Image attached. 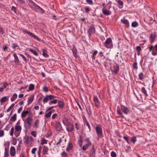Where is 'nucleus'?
I'll return each mask as SVG.
<instances>
[{
    "mask_svg": "<svg viewBox=\"0 0 157 157\" xmlns=\"http://www.w3.org/2000/svg\"><path fill=\"white\" fill-rule=\"evenodd\" d=\"M42 51L43 53V56L47 58L49 56L47 54V51L44 49H42Z\"/></svg>",
    "mask_w": 157,
    "mask_h": 157,
    "instance_id": "obj_23",
    "label": "nucleus"
},
{
    "mask_svg": "<svg viewBox=\"0 0 157 157\" xmlns=\"http://www.w3.org/2000/svg\"><path fill=\"white\" fill-rule=\"evenodd\" d=\"M14 131V128L13 127H12L10 130V135L11 136H13V134Z\"/></svg>",
    "mask_w": 157,
    "mask_h": 157,
    "instance_id": "obj_60",
    "label": "nucleus"
},
{
    "mask_svg": "<svg viewBox=\"0 0 157 157\" xmlns=\"http://www.w3.org/2000/svg\"><path fill=\"white\" fill-rule=\"evenodd\" d=\"M8 85V83L6 82H4L3 84V87L5 89Z\"/></svg>",
    "mask_w": 157,
    "mask_h": 157,
    "instance_id": "obj_64",
    "label": "nucleus"
},
{
    "mask_svg": "<svg viewBox=\"0 0 157 157\" xmlns=\"http://www.w3.org/2000/svg\"><path fill=\"white\" fill-rule=\"evenodd\" d=\"M121 22L125 25L127 27H128L129 26V21L125 19L124 18L121 20Z\"/></svg>",
    "mask_w": 157,
    "mask_h": 157,
    "instance_id": "obj_12",
    "label": "nucleus"
},
{
    "mask_svg": "<svg viewBox=\"0 0 157 157\" xmlns=\"http://www.w3.org/2000/svg\"><path fill=\"white\" fill-rule=\"evenodd\" d=\"M95 31V28L93 25L90 26L88 31L89 36H91L92 34L94 33Z\"/></svg>",
    "mask_w": 157,
    "mask_h": 157,
    "instance_id": "obj_6",
    "label": "nucleus"
},
{
    "mask_svg": "<svg viewBox=\"0 0 157 157\" xmlns=\"http://www.w3.org/2000/svg\"><path fill=\"white\" fill-rule=\"evenodd\" d=\"M139 79L142 80L143 79V74L142 72H141L139 75Z\"/></svg>",
    "mask_w": 157,
    "mask_h": 157,
    "instance_id": "obj_48",
    "label": "nucleus"
},
{
    "mask_svg": "<svg viewBox=\"0 0 157 157\" xmlns=\"http://www.w3.org/2000/svg\"><path fill=\"white\" fill-rule=\"evenodd\" d=\"M141 91L144 94L146 97L148 96L147 91L144 87H143L141 88Z\"/></svg>",
    "mask_w": 157,
    "mask_h": 157,
    "instance_id": "obj_25",
    "label": "nucleus"
},
{
    "mask_svg": "<svg viewBox=\"0 0 157 157\" xmlns=\"http://www.w3.org/2000/svg\"><path fill=\"white\" fill-rule=\"evenodd\" d=\"M155 38V36H153V35L152 34L151 35V36L150 37V39L151 40V43H152L154 42Z\"/></svg>",
    "mask_w": 157,
    "mask_h": 157,
    "instance_id": "obj_49",
    "label": "nucleus"
},
{
    "mask_svg": "<svg viewBox=\"0 0 157 157\" xmlns=\"http://www.w3.org/2000/svg\"><path fill=\"white\" fill-rule=\"evenodd\" d=\"M95 129L98 137L99 138L103 137V135L101 127L97 125Z\"/></svg>",
    "mask_w": 157,
    "mask_h": 157,
    "instance_id": "obj_2",
    "label": "nucleus"
},
{
    "mask_svg": "<svg viewBox=\"0 0 157 157\" xmlns=\"http://www.w3.org/2000/svg\"><path fill=\"white\" fill-rule=\"evenodd\" d=\"M34 96L33 95H31L29 98H28V101L27 104V105H29L33 101Z\"/></svg>",
    "mask_w": 157,
    "mask_h": 157,
    "instance_id": "obj_19",
    "label": "nucleus"
},
{
    "mask_svg": "<svg viewBox=\"0 0 157 157\" xmlns=\"http://www.w3.org/2000/svg\"><path fill=\"white\" fill-rule=\"evenodd\" d=\"M75 128L77 130H78L80 129V127L78 123H75Z\"/></svg>",
    "mask_w": 157,
    "mask_h": 157,
    "instance_id": "obj_57",
    "label": "nucleus"
},
{
    "mask_svg": "<svg viewBox=\"0 0 157 157\" xmlns=\"http://www.w3.org/2000/svg\"><path fill=\"white\" fill-rule=\"evenodd\" d=\"M23 32L24 34L26 33L29 36L37 40H39V38L37 36L35 35L33 33H31L30 31L27 30V29H23Z\"/></svg>",
    "mask_w": 157,
    "mask_h": 157,
    "instance_id": "obj_3",
    "label": "nucleus"
},
{
    "mask_svg": "<svg viewBox=\"0 0 157 157\" xmlns=\"http://www.w3.org/2000/svg\"><path fill=\"white\" fill-rule=\"evenodd\" d=\"M48 141L46 140H45L44 138H43L42 139V140L41 142L40 143V144L41 145H43L44 144H47Z\"/></svg>",
    "mask_w": 157,
    "mask_h": 157,
    "instance_id": "obj_46",
    "label": "nucleus"
},
{
    "mask_svg": "<svg viewBox=\"0 0 157 157\" xmlns=\"http://www.w3.org/2000/svg\"><path fill=\"white\" fill-rule=\"evenodd\" d=\"M86 2L89 4H90V5L93 4V2L92 0H86Z\"/></svg>",
    "mask_w": 157,
    "mask_h": 157,
    "instance_id": "obj_62",
    "label": "nucleus"
},
{
    "mask_svg": "<svg viewBox=\"0 0 157 157\" xmlns=\"http://www.w3.org/2000/svg\"><path fill=\"white\" fill-rule=\"evenodd\" d=\"M29 111H24L22 112L21 114V117L22 118L25 117L26 116L27 114L29 113Z\"/></svg>",
    "mask_w": 157,
    "mask_h": 157,
    "instance_id": "obj_28",
    "label": "nucleus"
},
{
    "mask_svg": "<svg viewBox=\"0 0 157 157\" xmlns=\"http://www.w3.org/2000/svg\"><path fill=\"white\" fill-rule=\"evenodd\" d=\"M117 114L120 116L122 115V113L121 112V109H117Z\"/></svg>",
    "mask_w": 157,
    "mask_h": 157,
    "instance_id": "obj_51",
    "label": "nucleus"
},
{
    "mask_svg": "<svg viewBox=\"0 0 157 157\" xmlns=\"http://www.w3.org/2000/svg\"><path fill=\"white\" fill-rule=\"evenodd\" d=\"M34 88V86L33 84H30L29 87V89L30 90H33Z\"/></svg>",
    "mask_w": 157,
    "mask_h": 157,
    "instance_id": "obj_53",
    "label": "nucleus"
},
{
    "mask_svg": "<svg viewBox=\"0 0 157 157\" xmlns=\"http://www.w3.org/2000/svg\"><path fill=\"white\" fill-rule=\"evenodd\" d=\"M102 11L103 13L105 15L108 16L111 14V12L109 10H107L106 8H103Z\"/></svg>",
    "mask_w": 157,
    "mask_h": 157,
    "instance_id": "obj_7",
    "label": "nucleus"
},
{
    "mask_svg": "<svg viewBox=\"0 0 157 157\" xmlns=\"http://www.w3.org/2000/svg\"><path fill=\"white\" fill-rule=\"evenodd\" d=\"M74 125L72 124H71L69 126L67 127L66 129L69 132H71L73 131L74 129Z\"/></svg>",
    "mask_w": 157,
    "mask_h": 157,
    "instance_id": "obj_11",
    "label": "nucleus"
},
{
    "mask_svg": "<svg viewBox=\"0 0 157 157\" xmlns=\"http://www.w3.org/2000/svg\"><path fill=\"white\" fill-rule=\"evenodd\" d=\"M33 120L32 117H29L26 119L25 122L28 124L29 125H30L32 124Z\"/></svg>",
    "mask_w": 157,
    "mask_h": 157,
    "instance_id": "obj_13",
    "label": "nucleus"
},
{
    "mask_svg": "<svg viewBox=\"0 0 157 157\" xmlns=\"http://www.w3.org/2000/svg\"><path fill=\"white\" fill-rule=\"evenodd\" d=\"M62 141V138H59V140H58V141L57 142H56V145H58L60 144L61 142Z\"/></svg>",
    "mask_w": 157,
    "mask_h": 157,
    "instance_id": "obj_52",
    "label": "nucleus"
},
{
    "mask_svg": "<svg viewBox=\"0 0 157 157\" xmlns=\"http://www.w3.org/2000/svg\"><path fill=\"white\" fill-rule=\"evenodd\" d=\"M55 128L57 131H60L62 129L61 123L59 122H56L55 125Z\"/></svg>",
    "mask_w": 157,
    "mask_h": 157,
    "instance_id": "obj_8",
    "label": "nucleus"
},
{
    "mask_svg": "<svg viewBox=\"0 0 157 157\" xmlns=\"http://www.w3.org/2000/svg\"><path fill=\"white\" fill-rule=\"evenodd\" d=\"M49 100L52 101L53 100L55 99L56 98V96L52 95H48Z\"/></svg>",
    "mask_w": 157,
    "mask_h": 157,
    "instance_id": "obj_40",
    "label": "nucleus"
},
{
    "mask_svg": "<svg viewBox=\"0 0 157 157\" xmlns=\"http://www.w3.org/2000/svg\"><path fill=\"white\" fill-rule=\"evenodd\" d=\"M73 53V55L75 57H76L77 56V50L76 48L75 47H73V48L71 49Z\"/></svg>",
    "mask_w": 157,
    "mask_h": 157,
    "instance_id": "obj_26",
    "label": "nucleus"
},
{
    "mask_svg": "<svg viewBox=\"0 0 157 157\" xmlns=\"http://www.w3.org/2000/svg\"><path fill=\"white\" fill-rule=\"evenodd\" d=\"M32 138V137H27V138L25 139L24 141V143L26 145H28L31 142Z\"/></svg>",
    "mask_w": 157,
    "mask_h": 157,
    "instance_id": "obj_20",
    "label": "nucleus"
},
{
    "mask_svg": "<svg viewBox=\"0 0 157 157\" xmlns=\"http://www.w3.org/2000/svg\"><path fill=\"white\" fill-rule=\"evenodd\" d=\"M116 2L118 4V7L120 9L122 8L123 7V3L121 0H116Z\"/></svg>",
    "mask_w": 157,
    "mask_h": 157,
    "instance_id": "obj_18",
    "label": "nucleus"
},
{
    "mask_svg": "<svg viewBox=\"0 0 157 157\" xmlns=\"http://www.w3.org/2000/svg\"><path fill=\"white\" fill-rule=\"evenodd\" d=\"M18 55H19L20 56H21L22 57V58L23 59H24V60L25 62H27V59H26V58L25 57V56H24L23 55L21 54H18Z\"/></svg>",
    "mask_w": 157,
    "mask_h": 157,
    "instance_id": "obj_56",
    "label": "nucleus"
},
{
    "mask_svg": "<svg viewBox=\"0 0 157 157\" xmlns=\"http://www.w3.org/2000/svg\"><path fill=\"white\" fill-rule=\"evenodd\" d=\"M17 95L16 93L14 94L11 98V101L12 102L13 101L17 98Z\"/></svg>",
    "mask_w": 157,
    "mask_h": 157,
    "instance_id": "obj_30",
    "label": "nucleus"
},
{
    "mask_svg": "<svg viewBox=\"0 0 157 157\" xmlns=\"http://www.w3.org/2000/svg\"><path fill=\"white\" fill-rule=\"evenodd\" d=\"M52 113V111H49L48 113L45 114V117L47 118H49L51 117Z\"/></svg>",
    "mask_w": 157,
    "mask_h": 157,
    "instance_id": "obj_44",
    "label": "nucleus"
},
{
    "mask_svg": "<svg viewBox=\"0 0 157 157\" xmlns=\"http://www.w3.org/2000/svg\"><path fill=\"white\" fill-rule=\"evenodd\" d=\"M17 119L16 114H14L11 118L10 120L12 121L13 122L15 121Z\"/></svg>",
    "mask_w": 157,
    "mask_h": 157,
    "instance_id": "obj_37",
    "label": "nucleus"
},
{
    "mask_svg": "<svg viewBox=\"0 0 157 157\" xmlns=\"http://www.w3.org/2000/svg\"><path fill=\"white\" fill-rule=\"evenodd\" d=\"M129 138V137L127 136V135L123 136L124 139L127 141V143L129 144H130V142L128 140Z\"/></svg>",
    "mask_w": 157,
    "mask_h": 157,
    "instance_id": "obj_41",
    "label": "nucleus"
},
{
    "mask_svg": "<svg viewBox=\"0 0 157 157\" xmlns=\"http://www.w3.org/2000/svg\"><path fill=\"white\" fill-rule=\"evenodd\" d=\"M63 124L66 126H68L69 124L68 119L67 118H65L63 119Z\"/></svg>",
    "mask_w": 157,
    "mask_h": 157,
    "instance_id": "obj_29",
    "label": "nucleus"
},
{
    "mask_svg": "<svg viewBox=\"0 0 157 157\" xmlns=\"http://www.w3.org/2000/svg\"><path fill=\"white\" fill-rule=\"evenodd\" d=\"M57 102V99H54L52 100L51 101L48 103L49 105H51L52 104H56Z\"/></svg>",
    "mask_w": 157,
    "mask_h": 157,
    "instance_id": "obj_36",
    "label": "nucleus"
},
{
    "mask_svg": "<svg viewBox=\"0 0 157 157\" xmlns=\"http://www.w3.org/2000/svg\"><path fill=\"white\" fill-rule=\"evenodd\" d=\"M13 56L14 58V62L16 64H18L19 63V60L18 58L15 53H14Z\"/></svg>",
    "mask_w": 157,
    "mask_h": 157,
    "instance_id": "obj_22",
    "label": "nucleus"
},
{
    "mask_svg": "<svg viewBox=\"0 0 157 157\" xmlns=\"http://www.w3.org/2000/svg\"><path fill=\"white\" fill-rule=\"evenodd\" d=\"M35 10L36 11H38L39 13H40L42 14L44 13L45 11L43 9L38 6H37L36 8L35 9Z\"/></svg>",
    "mask_w": 157,
    "mask_h": 157,
    "instance_id": "obj_14",
    "label": "nucleus"
},
{
    "mask_svg": "<svg viewBox=\"0 0 157 157\" xmlns=\"http://www.w3.org/2000/svg\"><path fill=\"white\" fill-rule=\"evenodd\" d=\"M97 53L98 51L97 50H95L93 52V55L91 56L92 58L94 60L95 59V56Z\"/></svg>",
    "mask_w": 157,
    "mask_h": 157,
    "instance_id": "obj_42",
    "label": "nucleus"
},
{
    "mask_svg": "<svg viewBox=\"0 0 157 157\" xmlns=\"http://www.w3.org/2000/svg\"><path fill=\"white\" fill-rule=\"evenodd\" d=\"M49 100V99L48 95H47L44 98L43 101L44 103H47Z\"/></svg>",
    "mask_w": 157,
    "mask_h": 157,
    "instance_id": "obj_38",
    "label": "nucleus"
},
{
    "mask_svg": "<svg viewBox=\"0 0 157 157\" xmlns=\"http://www.w3.org/2000/svg\"><path fill=\"white\" fill-rule=\"evenodd\" d=\"M84 8L85 9V12L87 13H88L90 10V9L89 7L86 6L84 7Z\"/></svg>",
    "mask_w": 157,
    "mask_h": 157,
    "instance_id": "obj_50",
    "label": "nucleus"
},
{
    "mask_svg": "<svg viewBox=\"0 0 157 157\" xmlns=\"http://www.w3.org/2000/svg\"><path fill=\"white\" fill-rule=\"evenodd\" d=\"M29 4L31 8L33 10H35V9L36 8V7L38 6L33 2L31 0H29Z\"/></svg>",
    "mask_w": 157,
    "mask_h": 157,
    "instance_id": "obj_5",
    "label": "nucleus"
},
{
    "mask_svg": "<svg viewBox=\"0 0 157 157\" xmlns=\"http://www.w3.org/2000/svg\"><path fill=\"white\" fill-rule=\"evenodd\" d=\"M93 101L95 103V105L96 107H98L100 104V102L99 101L98 97L96 96H94L93 97Z\"/></svg>",
    "mask_w": 157,
    "mask_h": 157,
    "instance_id": "obj_9",
    "label": "nucleus"
},
{
    "mask_svg": "<svg viewBox=\"0 0 157 157\" xmlns=\"http://www.w3.org/2000/svg\"><path fill=\"white\" fill-rule=\"evenodd\" d=\"M18 47V45L17 44L15 43H13L12 44V48L14 49H15L16 47Z\"/></svg>",
    "mask_w": 157,
    "mask_h": 157,
    "instance_id": "obj_55",
    "label": "nucleus"
},
{
    "mask_svg": "<svg viewBox=\"0 0 157 157\" xmlns=\"http://www.w3.org/2000/svg\"><path fill=\"white\" fill-rule=\"evenodd\" d=\"M73 147L72 144L71 142H69L67 146L66 150L67 151H69L71 150Z\"/></svg>",
    "mask_w": 157,
    "mask_h": 157,
    "instance_id": "obj_15",
    "label": "nucleus"
},
{
    "mask_svg": "<svg viewBox=\"0 0 157 157\" xmlns=\"http://www.w3.org/2000/svg\"><path fill=\"white\" fill-rule=\"evenodd\" d=\"M152 55L153 56L157 55V44L154 46V48L152 52Z\"/></svg>",
    "mask_w": 157,
    "mask_h": 157,
    "instance_id": "obj_17",
    "label": "nucleus"
},
{
    "mask_svg": "<svg viewBox=\"0 0 157 157\" xmlns=\"http://www.w3.org/2000/svg\"><path fill=\"white\" fill-rule=\"evenodd\" d=\"M10 153L12 156H13L15 155L16 151L15 148L13 146H11L10 149Z\"/></svg>",
    "mask_w": 157,
    "mask_h": 157,
    "instance_id": "obj_10",
    "label": "nucleus"
},
{
    "mask_svg": "<svg viewBox=\"0 0 157 157\" xmlns=\"http://www.w3.org/2000/svg\"><path fill=\"white\" fill-rule=\"evenodd\" d=\"M42 89L43 90L45 93L47 92L49 90L48 87L46 85H44Z\"/></svg>",
    "mask_w": 157,
    "mask_h": 157,
    "instance_id": "obj_34",
    "label": "nucleus"
},
{
    "mask_svg": "<svg viewBox=\"0 0 157 157\" xmlns=\"http://www.w3.org/2000/svg\"><path fill=\"white\" fill-rule=\"evenodd\" d=\"M138 25V24L136 21L133 22L132 24V26L133 27H137Z\"/></svg>",
    "mask_w": 157,
    "mask_h": 157,
    "instance_id": "obj_45",
    "label": "nucleus"
},
{
    "mask_svg": "<svg viewBox=\"0 0 157 157\" xmlns=\"http://www.w3.org/2000/svg\"><path fill=\"white\" fill-rule=\"evenodd\" d=\"M121 109L123 112L125 114L127 115L129 113V110L128 108L124 105L121 106Z\"/></svg>",
    "mask_w": 157,
    "mask_h": 157,
    "instance_id": "obj_4",
    "label": "nucleus"
},
{
    "mask_svg": "<svg viewBox=\"0 0 157 157\" xmlns=\"http://www.w3.org/2000/svg\"><path fill=\"white\" fill-rule=\"evenodd\" d=\"M103 45L107 48L111 49L113 48L112 41L110 38L107 39L105 42L103 43Z\"/></svg>",
    "mask_w": 157,
    "mask_h": 157,
    "instance_id": "obj_1",
    "label": "nucleus"
},
{
    "mask_svg": "<svg viewBox=\"0 0 157 157\" xmlns=\"http://www.w3.org/2000/svg\"><path fill=\"white\" fill-rule=\"evenodd\" d=\"M29 51L31 52L33 54L36 56H37L38 54L37 52L34 50L32 49H30Z\"/></svg>",
    "mask_w": 157,
    "mask_h": 157,
    "instance_id": "obj_47",
    "label": "nucleus"
},
{
    "mask_svg": "<svg viewBox=\"0 0 157 157\" xmlns=\"http://www.w3.org/2000/svg\"><path fill=\"white\" fill-rule=\"evenodd\" d=\"M7 100H8V96H4L2 97L0 100V101L1 103L5 102Z\"/></svg>",
    "mask_w": 157,
    "mask_h": 157,
    "instance_id": "obj_24",
    "label": "nucleus"
},
{
    "mask_svg": "<svg viewBox=\"0 0 157 157\" xmlns=\"http://www.w3.org/2000/svg\"><path fill=\"white\" fill-rule=\"evenodd\" d=\"M87 112L88 115L89 116L92 115V113L90 107H89L88 109L87 110Z\"/></svg>",
    "mask_w": 157,
    "mask_h": 157,
    "instance_id": "obj_43",
    "label": "nucleus"
},
{
    "mask_svg": "<svg viewBox=\"0 0 157 157\" xmlns=\"http://www.w3.org/2000/svg\"><path fill=\"white\" fill-rule=\"evenodd\" d=\"M39 121L38 119L33 124V127L34 128H37L39 126Z\"/></svg>",
    "mask_w": 157,
    "mask_h": 157,
    "instance_id": "obj_32",
    "label": "nucleus"
},
{
    "mask_svg": "<svg viewBox=\"0 0 157 157\" xmlns=\"http://www.w3.org/2000/svg\"><path fill=\"white\" fill-rule=\"evenodd\" d=\"M136 137L135 136H133L131 138V141L132 142L133 144H135L136 141Z\"/></svg>",
    "mask_w": 157,
    "mask_h": 157,
    "instance_id": "obj_33",
    "label": "nucleus"
},
{
    "mask_svg": "<svg viewBox=\"0 0 157 157\" xmlns=\"http://www.w3.org/2000/svg\"><path fill=\"white\" fill-rule=\"evenodd\" d=\"M43 147V154H47L48 150V148L46 146H44Z\"/></svg>",
    "mask_w": 157,
    "mask_h": 157,
    "instance_id": "obj_21",
    "label": "nucleus"
},
{
    "mask_svg": "<svg viewBox=\"0 0 157 157\" xmlns=\"http://www.w3.org/2000/svg\"><path fill=\"white\" fill-rule=\"evenodd\" d=\"M82 139L81 137H80L79 139L78 140V144L79 146L81 147H82Z\"/></svg>",
    "mask_w": 157,
    "mask_h": 157,
    "instance_id": "obj_35",
    "label": "nucleus"
},
{
    "mask_svg": "<svg viewBox=\"0 0 157 157\" xmlns=\"http://www.w3.org/2000/svg\"><path fill=\"white\" fill-rule=\"evenodd\" d=\"M111 156L112 157H116L117 156V155L115 152L112 151L111 152Z\"/></svg>",
    "mask_w": 157,
    "mask_h": 157,
    "instance_id": "obj_54",
    "label": "nucleus"
},
{
    "mask_svg": "<svg viewBox=\"0 0 157 157\" xmlns=\"http://www.w3.org/2000/svg\"><path fill=\"white\" fill-rule=\"evenodd\" d=\"M58 106L59 107L60 109H62L64 106V102L61 100H59L58 102Z\"/></svg>",
    "mask_w": 157,
    "mask_h": 157,
    "instance_id": "obj_16",
    "label": "nucleus"
},
{
    "mask_svg": "<svg viewBox=\"0 0 157 157\" xmlns=\"http://www.w3.org/2000/svg\"><path fill=\"white\" fill-rule=\"evenodd\" d=\"M62 157H68L67 154L65 151H63L61 154Z\"/></svg>",
    "mask_w": 157,
    "mask_h": 157,
    "instance_id": "obj_39",
    "label": "nucleus"
},
{
    "mask_svg": "<svg viewBox=\"0 0 157 157\" xmlns=\"http://www.w3.org/2000/svg\"><path fill=\"white\" fill-rule=\"evenodd\" d=\"M31 134L34 137H36V132L35 131H32L31 132Z\"/></svg>",
    "mask_w": 157,
    "mask_h": 157,
    "instance_id": "obj_61",
    "label": "nucleus"
},
{
    "mask_svg": "<svg viewBox=\"0 0 157 157\" xmlns=\"http://www.w3.org/2000/svg\"><path fill=\"white\" fill-rule=\"evenodd\" d=\"M114 70H117V71L118 72V71L119 70V66H118V65L117 64H116V65L114 66Z\"/></svg>",
    "mask_w": 157,
    "mask_h": 157,
    "instance_id": "obj_58",
    "label": "nucleus"
},
{
    "mask_svg": "<svg viewBox=\"0 0 157 157\" xmlns=\"http://www.w3.org/2000/svg\"><path fill=\"white\" fill-rule=\"evenodd\" d=\"M9 155V148L6 147L5 148L4 157H8Z\"/></svg>",
    "mask_w": 157,
    "mask_h": 157,
    "instance_id": "obj_27",
    "label": "nucleus"
},
{
    "mask_svg": "<svg viewBox=\"0 0 157 157\" xmlns=\"http://www.w3.org/2000/svg\"><path fill=\"white\" fill-rule=\"evenodd\" d=\"M136 49L137 51V52H141V48L140 46H137L136 47Z\"/></svg>",
    "mask_w": 157,
    "mask_h": 157,
    "instance_id": "obj_63",
    "label": "nucleus"
},
{
    "mask_svg": "<svg viewBox=\"0 0 157 157\" xmlns=\"http://www.w3.org/2000/svg\"><path fill=\"white\" fill-rule=\"evenodd\" d=\"M133 68H135L136 69H137V63L136 62H135L133 63Z\"/></svg>",
    "mask_w": 157,
    "mask_h": 157,
    "instance_id": "obj_59",
    "label": "nucleus"
},
{
    "mask_svg": "<svg viewBox=\"0 0 157 157\" xmlns=\"http://www.w3.org/2000/svg\"><path fill=\"white\" fill-rule=\"evenodd\" d=\"M15 128L16 131L17 132H20L21 130V126L19 125H16Z\"/></svg>",
    "mask_w": 157,
    "mask_h": 157,
    "instance_id": "obj_31",
    "label": "nucleus"
}]
</instances>
